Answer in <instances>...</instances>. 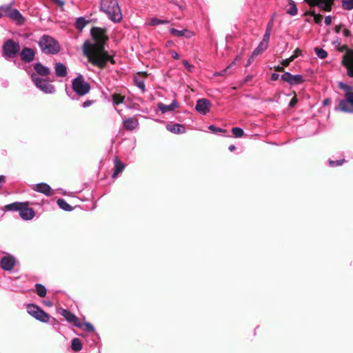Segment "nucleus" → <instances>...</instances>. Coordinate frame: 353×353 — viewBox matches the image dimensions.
Returning a JSON list of instances; mask_svg holds the SVG:
<instances>
[{
    "mask_svg": "<svg viewBox=\"0 0 353 353\" xmlns=\"http://www.w3.org/2000/svg\"><path fill=\"white\" fill-rule=\"evenodd\" d=\"M90 33L96 43L91 44L86 41L83 45V54L88 58L89 61L100 68H104L109 61L114 63L113 58L104 49L103 43L107 39L105 30L101 28L94 27L91 29Z\"/></svg>",
    "mask_w": 353,
    "mask_h": 353,
    "instance_id": "nucleus-1",
    "label": "nucleus"
},
{
    "mask_svg": "<svg viewBox=\"0 0 353 353\" xmlns=\"http://www.w3.org/2000/svg\"><path fill=\"white\" fill-rule=\"evenodd\" d=\"M342 65L347 70V75L353 78V50H348L343 56ZM339 110L346 113H353V94L347 96L339 103Z\"/></svg>",
    "mask_w": 353,
    "mask_h": 353,
    "instance_id": "nucleus-2",
    "label": "nucleus"
},
{
    "mask_svg": "<svg viewBox=\"0 0 353 353\" xmlns=\"http://www.w3.org/2000/svg\"><path fill=\"white\" fill-rule=\"evenodd\" d=\"M100 10L114 23L120 22L122 13L117 0H101Z\"/></svg>",
    "mask_w": 353,
    "mask_h": 353,
    "instance_id": "nucleus-3",
    "label": "nucleus"
},
{
    "mask_svg": "<svg viewBox=\"0 0 353 353\" xmlns=\"http://www.w3.org/2000/svg\"><path fill=\"white\" fill-rule=\"evenodd\" d=\"M41 50L46 54H55L60 50L59 43L52 37L43 35L39 41Z\"/></svg>",
    "mask_w": 353,
    "mask_h": 353,
    "instance_id": "nucleus-4",
    "label": "nucleus"
},
{
    "mask_svg": "<svg viewBox=\"0 0 353 353\" xmlns=\"http://www.w3.org/2000/svg\"><path fill=\"white\" fill-rule=\"evenodd\" d=\"M5 208L8 210L19 212V216L23 220H31L35 215L34 211L28 208L26 203L14 202L6 205Z\"/></svg>",
    "mask_w": 353,
    "mask_h": 353,
    "instance_id": "nucleus-5",
    "label": "nucleus"
},
{
    "mask_svg": "<svg viewBox=\"0 0 353 353\" xmlns=\"http://www.w3.org/2000/svg\"><path fill=\"white\" fill-rule=\"evenodd\" d=\"M72 87L73 91L79 97L87 94L90 90L89 83L85 81L81 74H79L73 79Z\"/></svg>",
    "mask_w": 353,
    "mask_h": 353,
    "instance_id": "nucleus-6",
    "label": "nucleus"
},
{
    "mask_svg": "<svg viewBox=\"0 0 353 353\" xmlns=\"http://www.w3.org/2000/svg\"><path fill=\"white\" fill-rule=\"evenodd\" d=\"M20 50L19 43L12 39L6 41L2 48L3 57L6 59L15 57Z\"/></svg>",
    "mask_w": 353,
    "mask_h": 353,
    "instance_id": "nucleus-7",
    "label": "nucleus"
},
{
    "mask_svg": "<svg viewBox=\"0 0 353 353\" xmlns=\"http://www.w3.org/2000/svg\"><path fill=\"white\" fill-rule=\"evenodd\" d=\"M27 312L32 317L42 323H46L49 321L50 316L37 305L28 304Z\"/></svg>",
    "mask_w": 353,
    "mask_h": 353,
    "instance_id": "nucleus-8",
    "label": "nucleus"
},
{
    "mask_svg": "<svg viewBox=\"0 0 353 353\" xmlns=\"http://www.w3.org/2000/svg\"><path fill=\"white\" fill-rule=\"evenodd\" d=\"M31 79L34 85L46 94H52L55 92L54 85L49 83L46 80L43 79L37 76L36 74L31 75Z\"/></svg>",
    "mask_w": 353,
    "mask_h": 353,
    "instance_id": "nucleus-9",
    "label": "nucleus"
},
{
    "mask_svg": "<svg viewBox=\"0 0 353 353\" xmlns=\"http://www.w3.org/2000/svg\"><path fill=\"white\" fill-rule=\"evenodd\" d=\"M34 190L43 193L46 196H53L56 192L60 193L63 196H68L66 192L63 190H52L50 186L46 183H40L35 185Z\"/></svg>",
    "mask_w": 353,
    "mask_h": 353,
    "instance_id": "nucleus-10",
    "label": "nucleus"
},
{
    "mask_svg": "<svg viewBox=\"0 0 353 353\" xmlns=\"http://www.w3.org/2000/svg\"><path fill=\"white\" fill-rule=\"evenodd\" d=\"M211 103L206 99H199L196 101L195 110L201 114L205 115L210 112Z\"/></svg>",
    "mask_w": 353,
    "mask_h": 353,
    "instance_id": "nucleus-11",
    "label": "nucleus"
},
{
    "mask_svg": "<svg viewBox=\"0 0 353 353\" xmlns=\"http://www.w3.org/2000/svg\"><path fill=\"white\" fill-rule=\"evenodd\" d=\"M310 6H318L325 11H330L334 0H304Z\"/></svg>",
    "mask_w": 353,
    "mask_h": 353,
    "instance_id": "nucleus-12",
    "label": "nucleus"
},
{
    "mask_svg": "<svg viewBox=\"0 0 353 353\" xmlns=\"http://www.w3.org/2000/svg\"><path fill=\"white\" fill-rule=\"evenodd\" d=\"M58 312L61 316H63L65 318V319L69 323H72L77 327H82V324L79 321V319L74 314H72L70 311L65 309L59 308L58 310Z\"/></svg>",
    "mask_w": 353,
    "mask_h": 353,
    "instance_id": "nucleus-13",
    "label": "nucleus"
},
{
    "mask_svg": "<svg viewBox=\"0 0 353 353\" xmlns=\"http://www.w3.org/2000/svg\"><path fill=\"white\" fill-rule=\"evenodd\" d=\"M281 79L290 85H299L303 81V76L301 74L292 75L288 72H284L281 75Z\"/></svg>",
    "mask_w": 353,
    "mask_h": 353,
    "instance_id": "nucleus-14",
    "label": "nucleus"
},
{
    "mask_svg": "<svg viewBox=\"0 0 353 353\" xmlns=\"http://www.w3.org/2000/svg\"><path fill=\"white\" fill-rule=\"evenodd\" d=\"M16 260L14 256L8 254L1 260V268L6 271H11L15 265Z\"/></svg>",
    "mask_w": 353,
    "mask_h": 353,
    "instance_id": "nucleus-15",
    "label": "nucleus"
},
{
    "mask_svg": "<svg viewBox=\"0 0 353 353\" xmlns=\"http://www.w3.org/2000/svg\"><path fill=\"white\" fill-rule=\"evenodd\" d=\"M8 17L18 26H21L25 23V18L17 9H12L8 13Z\"/></svg>",
    "mask_w": 353,
    "mask_h": 353,
    "instance_id": "nucleus-16",
    "label": "nucleus"
},
{
    "mask_svg": "<svg viewBox=\"0 0 353 353\" xmlns=\"http://www.w3.org/2000/svg\"><path fill=\"white\" fill-rule=\"evenodd\" d=\"M35 57V52L30 48H24L21 52V59L26 63L32 61Z\"/></svg>",
    "mask_w": 353,
    "mask_h": 353,
    "instance_id": "nucleus-17",
    "label": "nucleus"
},
{
    "mask_svg": "<svg viewBox=\"0 0 353 353\" xmlns=\"http://www.w3.org/2000/svg\"><path fill=\"white\" fill-rule=\"evenodd\" d=\"M123 125L125 130L132 131L139 128V123L137 119L130 117L123 120Z\"/></svg>",
    "mask_w": 353,
    "mask_h": 353,
    "instance_id": "nucleus-18",
    "label": "nucleus"
},
{
    "mask_svg": "<svg viewBox=\"0 0 353 353\" xmlns=\"http://www.w3.org/2000/svg\"><path fill=\"white\" fill-rule=\"evenodd\" d=\"M158 108L162 113H166L174 110L179 107V103L176 100H173L170 105H165L162 103L157 104Z\"/></svg>",
    "mask_w": 353,
    "mask_h": 353,
    "instance_id": "nucleus-19",
    "label": "nucleus"
},
{
    "mask_svg": "<svg viewBox=\"0 0 353 353\" xmlns=\"http://www.w3.org/2000/svg\"><path fill=\"white\" fill-rule=\"evenodd\" d=\"M114 170L112 174V178H116L120 173H121L124 168L125 165L123 162H121L118 157H115L113 160Z\"/></svg>",
    "mask_w": 353,
    "mask_h": 353,
    "instance_id": "nucleus-20",
    "label": "nucleus"
},
{
    "mask_svg": "<svg viewBox=\"0 0 353 353\" xmlns=\"http://www.w3.org/2000/svg\"><path fill=\"white\" fill-rule=\"evenodd\" d=\"M55 74L59 77H65L67 76V67L62 63H57L54 65Z\"/></svg>",
    "mask_w": 353,
    "mask_h": 353,
    "instance_id": "nucleus-21",
    "label": "nucleus"
},
{
    "mask_svg": "<svg viewBox=\"0 0 353 353\" xmlns=\"http://www.w3.org/2000/svg\"><path fill=\"white\" fill-rule=\"evenodd\" d=\"M34 69L37 74L41 76H48L50 72V70L48 67L42 65L40 63H36L34 65Z\"/></svg>",
    "mask_w": 353,
    "mask_h": 353,
    "instance_id": "nucleus-22",
    "label": "nucleus"
},
{
    "mask_svg": "<svg viewBox=\"0 0 353 353\" xmlns=\"http://www.w3.org/2000/svg\"><path fill=\"white\" fill-rule=\"evenodd\" d=\"M338 87L340 90L344 92L345 97L347 96H350L353 94V86H351L347 83H345L342 81L338 82Z\"/></svg>",
    "mask_w": 353,
    "mask_h": 353,
    "instance_id": "nucleus-23",
    "label": "nucleus"
},
{
    "mask_svg": "<svg viewBox=\"0 0 353 353\" xmlns=\"http://www.w3.org/2000/svg\"><path fill=\"white\" fill-rule=\"evenodd\" d=\"M166 128L168 131L175 134H183L185 132L184 126L179 123L168 125Z\"/></svg>",
    "mask_w": 353,
    "mask_h": 353,
    "instance_id": "nucleus-24",
    "label": "nucleus"
},
{
    "mask_svg": "<svg viewBox=\"0 0 353 353\" xmlns=\"http://www.w3.org/2000/svg\"><path fill=\"white\" fill-rule=\"evenodd\" d=\"M170 32L176 37H185L190 38L192 36V33L188 31L187 29H183L181 30H176L175 28H170Z\"/></svg>",
    "mask_w": 353,
    "mask_h": 353,
    "instance_id": "nucleus-25",
    "label": "nucleus"
},
{
    "mask_svg": "<svg viewBox=\"0 0 353 353\" xmlns=\"http://www.w3.org/2000/svg\"><path fill=\"white\" fill-rule=\"evenodd\" d=\"M268 47V44L261 41L258 46L255 48V50L252 53V58H255L259 54H261L264 51L267 50Z\"/></svg>",
    "mask_w": 353,
    "mask_h": 353,
    "instance_id": "nucleus-26",
    "label": "nucleus"
},
{
    "mask_svg": "<svg viewBox=\"0 0 353 353\" xmlns=\"http://www.w3.org/2000/svg\"><path fill=\"white\" fill-rule=\"evenodd\" d=\"M83 202H87L86 204H82L79 205V207L83 210H93L96 207V202L94 200H81Z\"/></svg>",
    "mask_w": 353,
    "mask_h": 353,
    "instance_id": "nucleus-27",
    "label": "nucleus"
},
{
    "mask_svg": "<svg viewBox=\"0 0 353 353\" xmlns=\"http://www.w3.org/2000/svg\"><path fill=\"white\" fill-rule=\"evenodd\" d=\"M71 347L73 351L79 352L82 349V344L80 340L77 338H74L72 341Z\"/></svg>",
    "mask_w": 353,
    "mask_h": 353,
    "instance_id": "nucleus-28",
    "label": "nucleus"
},
{
    "mask_svg": "<svg viewBox=\"0 0 353 353\" xmlns=\"http://www.w3.org/2000/svg\"><path fill=\"white\" fill-rule=\"evenodd\" d=\"M289 5L290 8L288 9L287 13L291 16H295L298 12V9L294 1L290 0Z\"/></svg>",
    "mask_w": 353,
    "mask_h": 353,
    "instance_id": "nucleus-29",
    "label": "nucleus"
},
{
    "mask_svg": "<svg viewBox=\"0 0 353 353\" xmlns=\"http://www.w3.org/2000/svg\"><path fill=\"white\" fill-rule=\"evenodd\" d=\"M58 206L65 211H71L73 208L69 205L65 200H57Z\"/></svg>",
    "mask_w": 353,
    "mask_h": 353,
    "instance_id": "nucleus-30",
    "label": "nucleus"
},
{
    "mask_svg": "<svg viewBox=\"0 0 353 353\" xmlns=\"http://www.w3.org/2000/svg\"><path fill=\"white\" fill-rule=\"evenodd\" d=\"M88 23V21H86L85 18L79 17L76 20V28L80 31H81Z\"/></svg>",
    "mask_w": 353,
    "mask_h": 353,
    "instance_id": "nucleus-31",
    "label": "nucleus"
},
{
    "mask_svg": "<svg viewBox=\"0 0 353 353\" xmlns=\"http://www.w3.org/2000/svg\"><path fill=\"white\" fill-rule=\"evenodd\" d=\"M37 293L40 297H44L46 295V289L45 286L41 284H36L35 285Z\"/></svg>",
    "mask_w": 353,
    "mask_h": 353,
    "instance_id": "nucleus-32",
    "label": "nucleus"
},
{
    "mask_svg": "<svg viewBox=\"0 0 353 353\" xmlns=\"http://www.w3.org/2000/svg\"><path fill=\"white\" fill-rule=\"evenodd\" d=\"M168 23V21H166V20H161V19H159L156 17H154V18H152L150 21L148 22V25L150 26H157V25H159V24H165V23Z\"/></svg>",
    "mask_w": 353,
    "mask_h": 353,
    "instance_id": "nucleus-33",
    "label": "nucleus"
},
{
    "mask_svg": "<svg viewBox=\"0 0 353 353\" xmlns=\"http://www.w3.org/2000/svg\"><path fill=\"white\" fill-rule=\"evenodd\" d=\"M0 12L8 17V13L12 10V4H5L0 6Z\"/></svg>",
    "mask_w": 353,
    "mask_h": 353,
    "instance_id": "nucleus-34",
    "label": "nucleus"
},
{
    "mask_svg": "<svg viewBox=\"0 0 353 353\" xmlns=\"http://www.w3.org/2000/svg\"><path fill=\"white\" fill-rule=\"evenodd\" d=\"M314 52L317 57L321 59L326 58L327 56V52L322 48H316Z\"/></svg>",
    "mask_w": 353,
    "mask_h": 353,
    "instance_id": "nucleus-35",
    "label": "nucleus"
},
{
    "mask_svg": "<svg viewBox=\"0 0 353 353\" xmlns=\"http://www.w3.org/2000/svg\"><path fill=\"white\" fill-rule=\"evenodd\" d=\"M306 14H310L313 17L314 21L317 23L320 24L321 23L322 17L320 14H316L314 11H310L306 13Z\"/></svg>",
    "mask_w": 353,
    "mask_h": 353,
    "instance_id": "nucleus-36",
    "label": "nucleus"
},
{
    "mask_svg": "<svg viewBox=\"0 0 353 353\" xmlns=\"http://www.w3.org/2000/svg\"><path fill=\"white\" fill-rule=\"evenodd\" d=\"M232 134H234V136L236 138H240L241 137H243V135L244 134V132L242 128H233L232 129Z\"/></svg>",
    "mask_w": 353,
    "mask_h": 353,
    "instance_id": "nucleus-37",
    "label": "nucleus"
},
{
    "mask_svg": "<svg viewBox=\"0 0 353 353\" xmlns=\"http://www.w3.org/2000/svg\"><path fill=\"white\" fill-rule=\"evenodd\" d=\"M343 8L345 10L353 9V0H342Z\"/></svg>",
    "mask_w": 353,
    "mask_h": 353,
    "instance_id": "nucleus-38",
    "label": "nucleus"
},
{
    "mask_svg": "<svg viewBox=\"0 0 353 353\" xmlns=\"http://www.w3.org/2000/svg\"><path fill=\"white\" fill-rule=\"evenodd\" d=\"M123 97L119 94H114L112 97L113 103L115 105H119L123 101Z\"/></svg>",
    "mask_w": 353,
    "mask_h": 353,
    "instance_id": "nucleus-39",
    "label": "nucleus"
},
{
    "mask_svg": "<svg viewBox=\"0 0 353 353\" xmlns=\"http://www.w3.org/2000/svg\"><path fill=\"white\" fill-rule=\"evenodd\" d=\"M296 58V55H292L291 57H290L288 59H283L281 62V64L283 66H288L289 65V64L293 61Z\"/></svg>",
    "mask_w": 353,
    "mask_h": 353,
    "instance_id": "nucleus-40",
    "label": "nucleus"
},
{
    "mask_svg": "<svg viewBox=\"0 0 353 353\" xmlns=\"http://www.w3.org/2000/svg\"><path fill=\"white\" fill-rule=\"evenodd\" d=\"M270 27H268L263 35V40L261 41L262 42H264L267 44H268V42H269V40H270Z\"/></svg>",
    "mask_w": 353,
    "mask_h": 353,
    "instance_id": "nucleus-41",
    "label": "nucleus"
},
{
    "mask_svg": "<svg viewBox=\"0 0 353 353\" xmlns=\"http://www.w3.org/2000/svg\"><path fill=\"white\" fill-rule=\"evenodd\" d=\"M243 57V52L239 54L236 55L235 59L228 66V68H231L232 66L236 65V62L241 60Z\"/></svg>",
    "mask_w": 353,
    "mask_h": 353,
    "instance_id": "nucleus-42",
    "label": "nucleus"
},
{
    "mask_svg": "<svg viewBox=\"0 0 353 353\" xmlns=\"http://www.w3.org/2000/svg\"><path fill=\"white\" fill-rule=\"evenodd\" d=\"M343 161H344V160H338V161L330 160L329 161V164L332 167L339 166V165H341L343 164Z\"/></svg>",
    "mask_w": 353,
    "mask_h": 353,
    "instance_id": "nucleus-43",
    "label": "nucleus"
},
{
    "mask_svg": "<svg viewBox=\"0 0 353 353\" xmlns=\"http://www.w3.org/2000/svg\"><path fill=\"white\" fill-rule=\"evenodd\" d=\"M209 130H211L212 132H213L214 133H217V132H224L225 130L222 128H217V127H215L214 125H211L208 127Z\"/></svg>",
    "mask_w": 353,
    "mask_h": 353,
    "instance_id": "nucleus-44",
    "label": "nucleus"
},
{
    "mask_svg": "<svg viewBox=\"0 0 353 353\" xmlns=\"http://www.w3.org/2000/svg\"><path fill=\"white\" fill-rule=\"evenodd\" d=\"M184 67L189 71L192 72L194 69V66L189 63V62L187 60H183V61Z\"/></svg>",
    "mask_w": 353,
    "mask_h": 353,
    "instance_id": "nucleus-45",
    "label": "nucleus"
},
{
    "mask_svg": "<svg viewBox=\"0 0 353 353\" xmlns=\"http://www.w3.org/2000/svg\"><path fill=\"white\" fill-rule=\"evenodd\" d=\"M84 326L85 327V330L88 332H93L94 328V327L92 325V324H90V323H88V322H85L83 323Z\"/></svg>",
    "mask_w": 353,
    "mask_h": 353,
    "instance_id": "nucleus-46",
    "label": "nucleus"
},
{
    "mask_svg": "<svg viewBox=\"0 0 353 353\" xmlns=\"http://www.w3.org/2000/svg\"><path fill=\"white\" fill-rule=\"evenodd\" d=\"M136 84L137 85L138 88H139L142 92H144L145 91V85H144V83L143 81H136Z\"/></svg>",
    "mask_w": 353,
    "mask_h": 353,
    "instance_id": "nucleus-47",
    "label": "nucleus"
},
{
    "mask_svg": "<svg viewBox=\"0 0 353 353\" xmlns=\"http://www.w3.org/2000/svg\"><path fill=\"white\" fill-rule=\"evenodd\" d=\"M52 2L57 6H59L60 8H63L65 3L62 0H51Z\"/></svg>",
    "mask_w": 353,
    "mask_h": 353,
    "instance_id": "nucleus-48",
    "label": "nucleus"
},
{
    "mask_svg": "<svg viewBox=\"0 0 353 353\" xmlns=\"http://www.w3.org/2000/svg\"><path fill=\"white\" fill-rule=\"evenodd\" d=\"M93 101H90V100H88V101H85L82 104V107L83 108H88L89 107L90 105H91L92 104Z\"/></svg>",
    "mask_w": 353,
    "mask_h": 353,
    "instance_id": "nucleus-49",
    "label": "nucleus"
},
{
    "mask_svg": "<svg viewBox=\"0 0 353 353\" xmlns=\"http://www.w3.org/2000/svg\"><path fill=\"white\" fill-rule=\"evenodd\" d=\"M324 22L327 26L330 25L332 23V17L330 16L325 17Z\"/></svg>",
    "mask_w": 353,
    "mask_h": 353,
    "instance_id": "nucleus-50",
    "label": "nucleus"
},
{
    "mask_svg": "<svg viewBox=\"0 0 353 353\" xmlns=\"http://www.w3.org/2000/svg\"><path fill=\"white\" fill-rule=\"evenodd\" d=\"M296 103H297V99H296V97H294L291 99V101H290V102L289 103V105H290V107H293Z\"/></svg>",
    "mask_w": 353,
    "mask_h": 353,
    "instance_id": "nucleus-51",
    "label": "nucleus"
},
{
    "mask_svg": "<svg viewBox=\"0 0 353 353\" xmlns=\"http://www.w3.org/2000/svg\"><path fill=\"white\" fill-rule=\"evenodd\" d=\"M228 69H229V68H228V67H227L225 69H224V70H222L221 72H216V73L214 74V75H215V76H222V75H224V74L226 73V72H227V70H228Z\"/></svg>",
    "mask_w": 353,
    "mask_h": 353,
    "instance_id": "nucleus-52",
    "label": "nucleus"
},
{
    "mask_svg": "<svg viewBox=\"0 0 353 353\" xmlns=\"http://www.w3.org/2000/svg\"><path fill=\"white\" fill-rule=\"evenodd\" d=\"M171 55H172V57L174 59H179V54L176 52H175V51H172L171 52Z\"/></svg>",
    "mask_w": 353,
    "mask_h": 353,
    "instance_id": "nucleus-53",
    "label": "nucleus"
},
{
    "mask_svg": "<svg viewBox=\"0 0 353 353\" xmlns=\"http://www.w3.org/2000/svg\"><path fill=\"white\" fill-rule=\"evenodd\" d=\"M332 44L334 45L335 46H339L340 44H341V41L339 38H336V39H334L333 41H332Z\"/></svg>",
    "mask_w": 353,
    "mask_h": 353,
    "instance_id": "nucleus-54",
    "label": "nucleus"
},
{
    "mask_svg": "<svg viewBox=\"0 0 353 353\" xmlns=\"http://www.w3.org/2000/svg\"><path fill=\"white\" fill-rule=\"evenodd\" d=\"M279 77V74L276 73H273L271 76V79L272 81H276Z\"/></svg>",
    "mask_w": 353,
    "mask_h": 353,
    "instance_id": "nucleus-55",
    "label": "nucleus"
},
{
    "mask_svg": "<svg viewBox=\"0 0 353 353\" xmlns=\"http://www.w3.org/2000/svg\"><path fill=\"white\" fill-rule=\"evenodd\" d=\"M293 55H296V57L301 55V50L299 48H296Z\"/></svg>",
    "mask_w": 353,
    "mask_h": 353,
    "instance_id": "nucleus-56",
    "label": "nucleus"
},
{
    "mask_svg": "<svg viewBox=\"0 0 353 353\" xmlns=\"http://www.w3.org/2000/svg\"><path fill=\"white\" fill-rule=\"evenodd\" d=\"M4 183H5V176L3 175H0V188L2 187V185Z\"/></svg>",
    "mask_w": 353,
    "mask_h": 353,
    "instance_id": "nucleus-57",
    "label": "nucleus"
},
{
    "mask_svg": "<svg viewBox=\"0 0 353 353\" xmlns=\"http://www.w3.org/2000/svg\"><path fill=\"white\" fill-rule=\"evenodd\" d=\"M254 59V58H252V55H251L248 60L246 66L249 65L253 61Z\"/></svg>",
    "mask_w": 353,
    "mask_h": 353,
    "instance_id": "nucleus-58",
    "label": "nucleus"
},
{
    "mask_svg": "<svg viewBox=\"0 0 353 353\" xmlns=\"http://www.w3.org/2000/svg\"><path fill=\"white\" fill-rule=\"evenodd\" d=\"M228 149L230 152H232L236 149V147L234 145H231L229 146Z\"/></svg>",
    "mask_w": 353,
    "mask_h": 353,
    "instance_id": "nucleus-59",
    "label": "nucleus"
},
{
    "mask_svg": "<svg viewBox=\"0 0 353 353\" xmlns=\"http://www.w3.org/2000/svg\"><path fill=\"white\" fill-rule=\"evenodd\" d=\"M330 103V99H327L323 101V105H326Z\"/></svg>",
    "mask_w": 353,
    "mask_h": 353,
    "instance_id": "nucleus-60",
    "label": "nucleus"
},
{
    "mask_svg": "<svg viewBox=\"0 0 353 353\" xmlns=\"http://www.w3.org/2000/svg\"><path fill=\"white\" fill-rule=\"evenodd\" d=\"M276 70H278V71H283V66H278L276 68Z\"/></svg>",
    "mask_w": 353,
    "mask_h": 353,
    "instance_id": "nucleus-61",
    "label": "nucleus"
},
{
    "mask_svg": "<svg viewBox=\"0 0 353 353\" xmlns=\"http://www.w3.org/2000/svg\"><path fill=\"white\" fill-rule=\"evenodd\" d=\"M67 94L69 97H70L71 99H74V97L72 96V92H69V91H67Z\"/></svg>",
    "mask_w": 353,
    "mask_h": 353,
    "instance_id": "nucleus-62",
    "label": "nucleus"
},
{
    "mask_svg": "<svg viewBox=\"0 0 353 353\" xmlns=\"http://www.w3.org/2000/svg\"><path fill=\"white\" fill-rule=\"evenodd\" d=\"M46 305L48 306H52V303L50 301H46Z\"/></svg>",
    "mask_w": 353,
    "mask_h": 353,
    "instance_id": "nucleus-63",
    "label": "nucleus"
},
{
    "mask_svg": "<svg viewBox=\"0 0 353 353\" xmlns=\"http://www.w3.org/2000/svg\"><path fill=\"white\" fill-rule=\"evenodd\" d=\"M3 17V14L1 12H0V19L2 18Z\"/></svg>",
    "mask_w": 353,
    "mask_h": 353,
    "instance_id": "nucleus-64",
    "label": "nucleus"
}]
</instances>
